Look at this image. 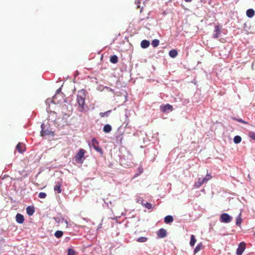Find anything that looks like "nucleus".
Instances as JSON below:
<instances>
[{
	"instance_id": "nucleus-4",
	"label": "nucleus",
	"mask_w": 255,
	"mask_h": 255,
	"mask_svg": "<svg viewBox=\"0 0 255 255\" xmlns=\"http://www.w3.org/2000/svg\"><path fill=\"white\" fill-rule=\"evenodd\" d=\"M246 249V244L244 242H241L239 244L237 250L236 254L237 255H242Z\"/></svg>"
},
{
	"instance_id": "nucleus-13",
	"label": "nucleus",
	"mask_w": 255,
	"mask_h": 255,
	"mask_svg": "<svg viewBox=\"0 0 255 255\" xmlns=\"http://www.w3.org/2000/svg\"><path fill=\"white\" fill-rule=\"evenodd\" d=\"M149 41L147 40H143L140 43V46L142 48H147L149 46Z\"/></svg>"
},
{
	"instance_id": "nucleus-15",
	"label": "nucleus",
	"mask_w": 255,
	"mask_h": 255,
	"mask_svg": "<svg viewBox=\"0 0 255 255\" xmlns=\"http://www.w3.org/2000/svg\"><path fill=\"white\" fill-rule=\"evenodd\" d=\"M61 184L59 182H57L56 185L54 186V190L55 191H57L58 193H60L62 191L61 189Z\"/></svg>"
},
{
	"instance_id": "nucleus-39",
	"label": "nucleus",
	"mask_w": 255,
	"mask_h": 255,
	"mask_svg": "<svg viewBox=\"0 0 255 255\" xmlns=\"http://www.w3.org/2000/svg\"><path fill=\"white\" fill-rule=\"evenodd\" d=\"M201 179H202V182H203V184H204V183L207 182L208 181V179H206L205 177H204V178H201Z\"/></svg>"
},
{
	"instance_id": "nucleus-40",
	"label": "nucleus",
	"mask_w": 255,
	"mask_h": 255,
	"mask_svg": "<svg viewBox=\"0 0 255 255\" xmlns=\"http://www.w3.org/2000/svg\"><path fill=\"white\" fill-rule=\"evenodd\" d=\"M135 3L137 5L138 7H139L138 4L140 3V1L138 0H135Z\"/></svg>"
},
{
	"instance_id": "nucleus-9",
	"label": "nucleus",
	"mask_w": 255,
	"mask_h": 255,
	"mask_svg": "<svg viewBox=\"0 0 255 255\" xmlns=\"http://www.w3.org/2000/svg\"><path fill=\"white\" fill-rule=\"evenodd\" d=\"M16 221L19 224H22L24 222V216L20 214H17L15 217Z\"/></svg>"
},
{
	"instance_id": "nucleus-14",
	"label": "nucleus",
	"mask_w": 255,
	"mask_h": 255,
	"mask_svg": "<svg viewBox=\"0 0 255 255\" xmlns=\"http://www.w3.org/2000/svg\"><path fill=\"white\" fill-rule=\"evenodd\" d=\"M164 221L166 224H169L173 221V218L171 215H167L165 217Z\"/></svg>"
},
{
	"instance_id": "nucleus-43",
	"label": "nucleus",
	"mask_w": 255,
	"mask_h": 255,
	"mask_svg": "<svg viewBox=\"0 0 255 255\" xmlns=\"http://www.w3.org/2000/svg\"><path fill=\"white\" fill-rule=\"evenodd\" d=\"M77 102H78V104L80 105V100H79L78 98H77Z\"/></svg>"
},
{
	"instance_id": "nucleus-44",
	"label": "nucleus",
	"mask_w": 255,
	"mask_h": 255,
	"mask_svg": "<svg viewBox=\"0 0 255 255\" xmlns=\"http://www.w3.org/2000/svg\"><path fill=\"white\" fill-rule=\"evenodd\" d=\"M60 90H61V89H60V88H59L58 90H57V93H58V92H60Z\"/></svg>"
},
{
	"instance_id": "nucleus-27",
	"label": "nucleus",
	"mask_w": 255,
	"mask_h": 255,
	"mask_svg": "<svg viewBox=\"0 0 255 255\" xmlns=\"http://www.w3.org/2000/svg\"><path fill=\"white\" fill-rule=\"evenodd\" d=\"M241 214H240L236 218V224L238 226H240L242 222V219L241 218Z\"/></svg>"
},
{
	"instance_id": "nucleus-2",
	"label": "nucleus",
	"mask_w": 255,
	"mask_h": 255,
	"mask_svg": "<svg viewBox=\"0 0 255 255\" xmlns=\"http://www.w3.org/2000/svg\"><path fill=\"white\" fill-rule=\"evenodd\" d=\"M232 221V217L227 213H223L220 216V221L222 223H229Z\"/></svg>"
},
{
	"instance_id": "nucleus-1",
	"label": "nucleus",
	"mask_w": 255,
	"mask_h": 255,
	"mask_svg": "<svg viewBox=\"0 0 255 255\" xmlns=\"http://www.w3.org/2000/svg\"><path fill=\"white\" fill-rule=\"evenodd\" d=\"M87 92L84 89H81V112H86L89 111V108L86 103L85 100L87 99Z\"/></svg>"
},
{
	"instance_id": "nucleus-42",
	"label": "nucleus",
	"mask_w": 255,
	"mask_h": 255,
	"mask_svg": "<svg viewBox=\"0 0 255 255\" xmlns=\"http://www.w3.org/2000/svg\"><path fill=\"white\" fill-rule=\"evenodd\" d=\"M186 2H190L192 1V0H184Z\"/></svg>"
},
{
	"instance_id": "nucleus-26",
	"label": "nucleus",
	"mask_w": 255,
	"mask_h": 255,
	"mask_svg": "<svg viewBox=\"0 0 255 255\" xmlns=\"http://www.w3.org/2000/svg\"><path fill=\"white\" fill-rule=\"evenodd\" d=\"M147 238L145 237H141L136 239V241L140 243H144L146 242Z\"/></svg>"
},
{
	"instance_id": "nucleus-20",
	"label": "nucleus",
	"mask_w": 255,
	"mask_h": 255,
	"mask_svg": "<svg viewBox=\"0 0 255 255\" xmlns=\"http://www.w3.org/2000/svg\"><path fill=\"white\" fill-rule=\"evenodd\" d=\"M196 242V240L195 239V237L194 235H192L191 236V239H190V245L191 247H193Z\"/></svg>"
},
{
	"instance_id": "nucleus-29",
	"label": "nucleus",
	"mask_w": 255,
	"mask_h": 255,
	"mask_svg": "<svg viewBox=\"0 0 255 255\" xmlns=\"http://www.w3.org/2000/svg\"><path fill=\"white\" fill-rule=\"evenodd\" d=\"M232 119L234 121H237L240 123H242L246 124H248V123L247 122L243 120L242 119H240V118H237L235 117H233Z\"/></svg>"
},
{
	"instance_id": "nucleus-10",
	"label": "nucleus",
	"mask_w": 255,
	"mask_h": 255,
	"mask_svg": "<svg viewBox=\"0 0 255 255\" xmlns=\"http://www.w3.org/2000/svg\"><path fill=\"white\" fill-rule=\"evenodd\" d=\"M220 32L219 26L218 25L215 26L214 30L215 33L213 35V38H217L219 37Z\"/></svg>"
},
{
	"instance_id": "nucleus-23",
	"label": "nucleus",
	"mask_w": 255,
	"mask_h": 255,
	"mask_svg": "<svg viewBox=\"0 0 255 255\" xmlns=\"http://www.w3.org/2000/svg\"><path fill=\"white\" fill-rule=\"evenodd\" d=\"M111 113V110H109L104 113H100L99 114V115L102 118L104 117H108L109 116Z\"/></svg>"
},
{
	"instance_id": "nucleus-19",
	"label": "nucleus",
	"mask_w": 255,
	"mask_h": 255,
	"mask_svg": "<svg viewBox=\"0 0 255 255\" xmlns=\"http://www.w3.org/2000/svg\"><path fill=\"white\" fill-rule=\"evenodd\" d=\"M202 247H203V245L201 242L198 244V245H197V246L196 247V248H195V249L194 250V254H196L198 252H199L202 248Z\"/></svg>"
},
{
	"instance_id": "nucleus-17",
	"label": "nucleus",
	"mask_w": 255,
	"mask_h": 255,
	"mask_svg": "<svg viewBox=\"0 0 255 255\" xmlns=\"http://www.w3.org/2000/svg\"><path fill=\"white\" fill-rule=\"evenodd\" d=\"M141 204H142L144 207L148 209H150L153 208L152 205L148 202H146L144 203L143 202V200H141Z\"/></svg>"
},
{
	"instance_id": "nucleus-18",
	"label": "nucleus",
	"mask_w": 255,
	"mask_h": 255,
	"mask_svg": "<svg viewBox=\"0 0 255 255\" xmlns=\"http://www.w3.org/2000/svg\"><path fill=\"white\" fill-rule=\"evenodd\" d=\"M178 52L175 49H172L169 52V55L172 58H175L177 56Z\"/></svg>"
},
{
	"instance_id": "nucleus-3",
	"label": "nucleus",
	"mask_w": 255,
	"mask_h": 255,
	"mask_svg": "<svg viewBox=\"0 0 255 255\" xmlns=\"http://www.w3.org/2000/svg\"><path fill=\"white\" fill-rule=\"evenodd\" d=\"M92 144L93 148L98 152H99L101 154H102L103 152L102 148L99 146L98 141L95 139L93 138L92 139Z\"/></svg>"
},
{
	"instance_id": "nucleus-6",
	"label": "nucleus",
	"mask_w": 255,
	"mask_h": 255,
	"mask_svg": "<svg viewBox=\"0 0 255 255\" xmlns=\"http://www.w3.org/2000/svg\"><path fill=\"white\" fill-rule=\"evenodd\" d=\"M161 111L164 112H168V111H172L173 110V107L171 105L167 104L165 105H161L160 106Z\"/></svg>"
},
{
	"instance_id": "nucleus-21",
	"label": "nucleus",
	"mask_w": 255,
	"mask_h": 255,
	"mask_svg": "<svg viewBox=\"0 0 255 255\" xmlns=\"http://www.w3.org/2000/svg\"><path fill=\"white\" fill-rule=\"evenodd\" d=\"M118 61V58L117 56L114 55L111 57L110 58V62L112 63L115 64L117 63Z\"/></svg>"
},
{
	"instance_id": "nucleus-7",
	"label": "nucleus",
	"mask_w": 255,
	"mask_h": 255,
	"mask_svg": "<svg viewBox=\"0 0 255 255\" xmlns=\"http://www.w3.org/2000/svg\"><path fill=\"white\" fill-rule=\"evenodd\" d=\"M157 235L159 238H164L167 236V231L165 229L161 228L157 231Z\"/></svg>"
},
{
	"instance_id": "nucleus-31",
	"label": "nucleus",
	"mask_w": 255,
	"mask_h": 255,
	"mask_svg": "<svg viewBox=\"0 0 255 255\" xmlns=\"http://www.w3.org/2000/svg\"><path fill=\"white\" fill-rule=\"evenodd\" d=\"M46 196H47L46 194L44 192H40L38 194L39 198H42V199H44V198H46Z\"/></svg>"
},
{
	"instance_id": "nucleus-12",
	"label": "nucleus",
	"mask_w": 255,
	"mask_h": 255,
	"mask_svg": "<svg viewBox=\"0 0 255 255\" xmlns=\"http://www.w3.org/2000/svg\"><path fill=\"white\" fill-rule=\"evenodd\" d=\"M255 11L252 8H250V9H248L246 11L247 16L249 18L253 17L255 15Z\"/></svg>"
},
{
	"instance_id": "nucleus-34",
	"label": "nucleus",
	"mask_w": 255,
	"mask_h": 255,
	"mask_svg": "<svg viewBox=\"0 0 255 255\" xmlns=\"http://www.w3.org/2000/svg\"><path fill=\"white\" fill-rule=\"evenodd\" d=\"M61 222L62 223H64V224H65L66 227H68V222H67V220H64V219H62V220H61Z\"/></svg>"
},
{
	"instance_id": "nucleus-30",
	"label": "nucleus",
	"mask_w": 255,
	"mask_h": 255,
	"mask_svg": "<svg viewBox=\"0 0 255 255\" xmlns=\"http://www.w3.org/2000/svg\"><path fill=\"white\" fill-rule=\"evenodd\" d=\"M249 136L251 138L255 140V132L250 131L249 133Z\"/></svg>"
},
{
	"instance_id": "nucleus-32",
	"label": "nucleus",
	"mask_w": 255,
	"mask_h": 255,
	"mask_svg": "<svg viewBox=\"0 0 255 255\" xmlns=\"http://www.w3.org/2000/svg\"><path fill=\"white\" fill-rule=\"evenodd\" d=\"M67 255H75V252L74 251V250L69 249L68 251Z\"/></svg>"
},
{
	"instance_id": "nucleus-33",
	"label": "nucleus",
	"mask_w": 255,
	"mask_h": 255,
	"mask_svg": "<svg viewBox=\"0 0 255 255\" xmlns=\"http://www.w3.org/2000/svg\"><path fill=\"white\" fill-rule=\"evenodd\" d=\"M85 153V150L81 148V163L82 162V159Z\"/></svg>"
},
{
	"instance_id": "nucleus-24",
	"label": "nucleus",
	"mask_w": 255,
	"mask_h": 255,
	"mask_svg": "<svg viewBox=\"0 0 255 255\" xmlns=\"http://www.w3.org/2000/svg\"><path fill=\"white\" fill-rule=\"evenodd\" d=\"M159 44V40L155 39L152 41L151 42V45L153 47H156L158 46Z\"/></svg>"
},
{
	"instance_id": "nucleus-22",
	"label": "nucleus",
	"mask_w": 255,
	"mask_h": 255,
	"mask_svg": "<svg viewBox=\"0 0 255 255\" xmlns=\"http://www.w3.org/2000/svg\"><path fill=\"white\" fill-rule=\"evenodd\" d=\"M203 184L201 178H199L197 182L195 183V186L196 188L200 187Z\"/></svg>"
},
{
	"instance_id": "nucleus-38",
	"label": "nucleus",
	"mask_w": 255,
	"mask_h": 255,
	"mask_svg": "<svg viewBox=\"0 0 255 255\" xmlns=\"http://www.w3.org/2000/svg\"><path fill=\"white\" fill-rule=\"evenodd\" d=\"M201 179H202V182H203V184H204V183L207 182L208 181V179H206L205 177H204V178H201Z\"/></svg>"
},
{
	"instance_id": "nucleus-37",
	"label": "nucleus",
	"mask_w": 255,
	"mask_h": 255,
	"mask_svg": "<svg viewBox=\"0 0 255 255\" xmlns=\"http://www.w3.org/2000/svg\"><path fill=\"white\" fill-rule=\"evenodd\" d=\"M206 179H208V180H209L210 179H211L212 176L211 175L207 174L206 176L205 177Z\"/></svg>"
},
{
	"instance_id": "nucleus-25",
	"label": "nucleus",
	"mask_w": 255,
	"mask_h": 255,
	"mask_svg": "<svg viewBox=\"0 0 255 255\" xmlns=\"http://www.w3.org/2000/svg\"><path fill=\"white\" fill-rule=\"evenodd\" d=\"M242 140V138L239 135H236L234 138V142L236 143H239Z\"/></svg>"
},
{
	"instance_id": "nucleus-41",
	"label": "nucleus",
	"mask_w": 255,
	"mask_h": 255,
	"mask_svg": "<svg viewBox=\"0 0 255 255\" xmlns=\"http://www.w3.org/2000/svg\"><path fill=\"white\" fill-rule=\"evenodd\" d=\"M75 75H76L75 77H76L79 75V73H78V71H76V73H75ZM75 80H76V78H75V79H74V80L75 81Z\"/></svg>"
},
{
	"instance_id": "nucleus-36",
	"label": "nucleus",
	"mask_w": 255,
	"mask_h": 255,
	"mask_svg": "<svg viewBox=\"0 0 255 255\" xmlns=\"http://www.w3.org/2000/svg\"><path fill=\"white\" fill-rule=\"evenodd\" d=\"M141 200H143L142 199L140 198H136V201L137 203H140L141 204Z\"/></svg>"
},
{
	"instance_id": "nucleus-8",
	"label": "nucleus",
	"mask_w": 255,
	"mask_h": 255,
	"mask_svg": "<svg viewBox=\"0 0 255 255\" xmlns=\"http://www.w3.org/2000/svg\"><path fill=\"white\" fill-rule=\"evenodd\" d=\"M16 149L20 153H22L25 150V146L24 144L19 142L16 146Z\"/></svg>"
},
{
	"instance_id": "nucleus-5",
	"label": "nucleus",
	"mask_w": 255,
	"mask_h": 255,
	"mask_svg": "<svg viewBox=\"0 0 255 255\" xmlns=\"http://www.w3.org/2000/svg\"><path fill=\"white\" fill-rule=\"evenodd\" d=\"M41 136H45L47 135H54V132L53 131H51L48 129H45V128L44 127V125L42 124L41 125Z\"/></svg>"
},
{
	"instance_id": "nucleus-28",
	"label": "nucleus",
	"mask_w": 255,
	"mask_h": 255,
	"mask_svg": "<svg viewBox=\"0 0 255 255\" xmlns=\"http://www.w3.org/2000/svg\"><path fill=\"white\" fill-rule=\"evenodd\" d=\"M63 232H62L61 231H57L55 233L54 235L56 238H59L63 236Z\"/></svg>"
},
{
	"instance_id": "nucleus-16",
	"label": "nucleus",
	"mask_w": 255,
	"mask_h": 255,
	"mask_svg": "<svg viewBox=\"0 0 255 255\" xmlns=\"http://www.w3.org/2000/svg\"><path fill=\"white\" fill-rule=\"evenodd\" d=\"M112 130V127L109 124L106 125L103 128V131L106 133H109Z\"/></svg>"
},
{
	"instance_id": "nucleus-11",
	"label": "nucleus",
	"mask_w": 255,
	"mask_h": 255,
	"mask_svg": "<svg viewBox=\"0 0 255 255\" xmlns=\"http://www.w3.org/2000/svg\"><path fill=\"white\" fill-rule=\"evenodd\" d=\"M35 212L33 206H28L26 208V213L29 216H32Z\"/></svg>"
},
{
	"instance_id": "nucleus-35",
	"label": "nucleus",
	"mask_w": 255,
	"mask_h": 255,
	"mask_svg": "<svg viewBox=\"0 0 255 255\" xmlns=\"http://www.w3.org/2000/svg\"><path fill=\"white\" fill-rule=\"evenodd\" d=\"M76 160L78 162V160H80V151L77 152L76 156Z\"/></svg>"
}]
</instances>
